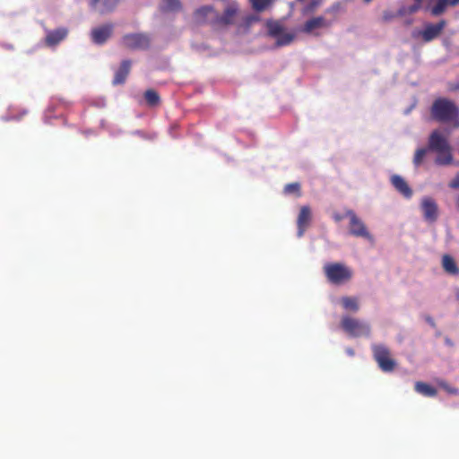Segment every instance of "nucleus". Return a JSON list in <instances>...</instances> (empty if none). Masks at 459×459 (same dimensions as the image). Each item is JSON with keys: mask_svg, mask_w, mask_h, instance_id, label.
<instances>
[{"mask_svg": "<svg viewBox=\"0 0 459 459\" xmlns=\"http://www.w3.org/2000/svg\"><path fill=\"white\" fill-rule=\"evenodd\" d=\"M429 150L437 154L435 163L439 166L453 162L452 147L447 137L438 130L433 131L429 138Z\"/></svg>", "mask_w": 459, "mask_h": 459, "instance_id": "f257e3e1", "label": "nucleus"}, {"mask_svg": "<svg viewBox=\"0 0 459 459\" xmlns=\"http://www.w3.org/2000/svg\"><path fill=\"white\" fill-rule=\"evenodd\" d=\"M432 116L435 119L459 126V110L455 104L446 99L437 100L432 106Z\"/></svg>", "mask_w": 459, "mask_h": 459, "instance_id": "f03ea898", "label": "nucleus"}, {"mask_svg": "<svg viewBox=\"0 0 459 459\" xmlns=\"http://www.w3.org/2000/svg\"><path fill=\"white\" fill-rule=\"evenodd\" d=\"M342 330L352 338H370L371 325L368 321L350 315H343L340 321Z\"/></svg>", "mask_w": 459, "mask_h": 459, "instance_id": "7ed1b4c3", "label": "nucleus"}, {"mask_svg": "<svg viewBox=\"0 0 459 459\" xmlns=\"http://www.w3.org/2000/svg\"><path fill=\"white\" fill-rule=\"evenodd\" d=\"M326 280L333 285L342 286L350 282L354 275L351 267L344 263H326L323 267Z\"/></svg>", "mask_w": 459, "mask_h": 459, "instance_id": "20e7f679", "label": "nucleus"}, {"mask_svg": "<svg viewBox=\"0 0 459 459\" xmlns=\"http://www.w3.org/2000/svg\"><path fill=\"white\" fill-rule=\"evenodd\" d=\"M347 216L349 235L363 238L369 243L375 242L374 235L370 232L364 221L353 210L347 209Z\"/></svg>", "mask_w": 459, "mask_h": 459, "instance_id": "39448f33", "label": "nucleus"}, {"mask_svg": "<svg viewBox=\"0 0 459 459\" xmlns=\"http://www.w3.org/2000/svg\"><path fill=\"white\" fill-rule=\"evenodd\" d=\"M371 350L373 357L382 371L392 372L394 369L396 362L391 358V351L388 347L382 343H373L371 344Z\"/></svg>", "mask_w": 459, "mask_h": 459, "instance_id": "423d86ee", "label": "nucleus"}, {"mask_svg": "<svg viewBox=\"0 0 459 459\" xmlns=\"http://www.w3.org/2000/svg\"><path fill=\"white\" fill-rule=\"evenodd\" d=\"M267 29L269 35L276 39L278 47L290 45L296 37L295 32L287 30L278 22H268Z\"/></svg>", "mask_w": 459, "mask_h": 459, "instance_id": "0eeeda50", "label": "nucleus"}, {"mask_svg": "<svg viewBox=\"0 0 459 459\" xmlns=\"http://www.w3.org/2000/svg\"><path fill=\"white\" fill-rule=\"evenodd\" d=\"M330 26L331 22L325 16H312L307 19L297 30L307 35L318 36L321 30Z\"/></svg>", "mask_w": 459, "mask_h": 459, "instance_id": "6e6552de", "label": "nucleus"}, {"mask_svg": "<svg viewBox=\"0 0 459 459\" xmlns=\"http://www.w3.org/2000/svg\"><path fill=\"white\" fill-rule=\"evenodd\" d=\"M445 26V21L437 24L427 23L423 30H414L411 35L414 39L421 38L425 42H429L439 36Z\"/></svg>", "mask_w": 459, "mask_h": 459, "instance_id": "1a4fd4ad", "label": "nucleus"}, {"mask_svg": "<svg viewBox=\"0 0 459 459\" xmlns=\"http://www.w3.org/2000/svg\"><path fill=\"white\" fill-rule=\"evenodd\" d=\"M423 219L429 223L437 221L439 211L437 202L430 196H424L420 205Z\"/></svg>", "mask_w": 459, "mask_h": 459, "instance_id": "9d476101", "label": "nucleus"}, {"mask_svg": "<svg viewBox=\"0 0 459 459\" xmlns=\"http://www.w3.org/2000/svg\"><path fill=\"white\" fill-rule=\"evenodd\" d=\"M346 313L356 314L360 310L361 299L359 296L342 295L335 301Z\"/></svg>", "mask_w": 459, "mask_h": 459, "instance_id": "9b49d317", "label": "nucleus"}, {"mask_svg": "<svg viewBox=\"0 0 459 459\" xmlns=\"http://www.w3.org/2000/svg\"><path fill=\"white\" fill-rule=\"evenodd\" d=\"M217 19L218 13L211 5L199 7L194 13V21L196 23L212 22L217 24Z\"/></svg>", "mask_w": 459, "mask_h": 459, "instance_id": "f8f14e48", "label": "nucleus"}, {"mask_svg": "<svg viewBox=\"0 0 459 459\" xmlns=\"http://www.w3.org/2000/svg\"><path fill=\"white\" fill-rule=\"evenodd\" d=\"M122 43L130 49H143L149 46L150 39L144 34H129L123 38Z\"/></svg>", "mask_w": 459, "mask_h": 459, "instance_id": "ddd939ff", "label": "nucleus"}, {"mask_svg": "<svg viewBox=\"0 0 459 459\" xmlns=\"http://www.w3.org/2000/svg\"><path fill=\"white\" fill-rule=\"evenodd\" d=\"M312 219V212L308 206H302L300 208L299 214L297 219L298 225V237L300 238L303 236L304 232L307 229L310 224Z\"/></svg>", "mask_w": 459, "mask_h": 459, "instance_id": "4468645a", "label": "nucleus"}, {"mask_svg": "<svg viewBox=\"0 0 459 459\" xmlns=\"http://www.w3.org/2000/svg\"><path fill=\"white\" fill-rule=\"evenodd\" d=\"M239 16V9L235 3L230 4L222 15L218 14L217 24H230Z\"/></svg>", "mask_w": 459, "mask_h": 459, "instance_id": "2eb2a0df", "label": "nucleus"}, {"mask_svg": "<svg viewBox=\"0 0 459 459\" xmlns=\"http://www.w3.org/2000/svg\"><path fill=\"white\" fill-rule=\"evenodd\" d=\"M67 36V30L59 28L55 30H48L46 32L45 42L48 47L53 48L58 45Z\"/></svg>", "mask_w": 459, "mask_h": 459, "instance_id": "dca6fc26", "label": "nucleus"}, {"mask_svg": "<svg viewBox=\"0 0 459 459\" xmlns=\"http://www.w3.org/2000/svg\"><path fill=\"white\" fill-rule=\"evenodd\" d=\"M391 183L396 189V191L399 192L403 197L410 199L412 196L413 193L411 188L405 181V179L403 178L401 176L393 175L391 177Z\"/></svg>", "mask_w": 459, "mask_h": 459, "instance_id": "f3484780", "label": "nucleus"}, {"mask_svg": "<svg viewBox=\"0 0 459 459\" xmlns=\"http://www.w3.org/2000/svg\"><path fill=\"white\" fill-rule=\"evenodd\" d=\"M112 27L103 25L91 30V39L96 44H103L111 35Z\"/></svg>", "mask_w": 459, "mask_h": 459, "instance_id": "a211bd4d", "label": "nucleus"}, {"mask_svg": "<svg viewBox=\"0 0 459 459\" xmlns=\"http://www.w3.org/2000/svg\"><path fill=\"white\" fill-rule=\"evenodd\" d=\"M118 0H91V5L100 13H106L112 10Z\"/></svg>", "mask_w": 459, "mask_h": 459, "instance_id": "6ab92c4d", "label": "nucleus"}, {"mask_svg": "<svg viewBox=\"0 0 459 459\" xmlns=\"http://www.w3.org/2000/svg\"><path fill=\"white\" fill-rule=\"evenodd\" d=\"M131 67V63L128 60H125L122 62L119 69L116 72L113 83L119 84L123 83L129 73Z\"/></svg>", "mask_w": 459, "mask_h": 459, "instance_id": "aec40b11", "label": "nucleus"}, {"mask_svg": "<svg viewBox=\"0 0 459 459\" xmlns=\"http://www.w3.org/2000/svg\"><path fill=\"white\" fill-rule=\"evenodd\" d=\"M459 4V0H437V4L432 7L431 13L437 16L445 12L447 6H455Z\"/></svg>", "mask_w": 459, "mask_h": 459, "instance_id": "412c9836", "label": "nucleus"}, {"mask_svg": "<svg viewBox=\"0 0 459 459\" xmlns=\"http://www.w3.org/2000/svg\"><path fill=\"white\" fill-rule=\"evenodd\" d=\"M442 266H443L444 270L449 274L455 275V274L459 273V269H458L454 258L451 257L450 255H446L443 256Z\"/></svg>", "mask_w": 459, "mask_h": 459, "instance_id": "4be33fe9", "label": "nucleus"}, {"mask_svg": "<svg viewBox=\"0 0 459 459\" xmlns=\"http://www.w3.org/2000/svg\"><path fill=\"white\" fill-rule=\"evenodd\" d=\"M415 391L424 396L433 397L437 394V390L430 385L423 382H416Z\"/></svg>", "mask_w": 459, "mask_h": 459, "instance_id": "5701e85b", "label": "nucleus"}, {"mask_svg": "<svg viewBox=\"0 0 459 459\" xmlns=\"http://www.w3.org/2000/svg\"><path fill=\"white\" fill-rule=\"evenodd\" d=\"M160 8L163 11L173 12L180 8L179 0H161Z\"/></svg>", "mask_w": 459, "mask_h": 459, "instance_id": "b1692460", "label": "nucleus"}, {"mask_svg": "<svg viewBox=\"0 0 459 459\" xmlns=\"http://www.w3.org/2000/svg\"><path fill=\"white\" fill-rule=\"evenodd\" d=\"M147 103L151 106H155L159 103L160 98L156 91L149 90L144 94Z\"/></svg>", "mask_w": 459, "mask_h": 459, "instance_id": "393cba45", "label": "nucleus"}, {"mask_svg": "<svg viewBox=\"0 0 459 459\" xmlns=\"http://www.w3.org/2000/svg\"><path fill=\"white\" fill-rule=\"evenodd\" d=\"M428 151H429V148L428 149L420 148L416 151L414 158H413V163L416 167H418L421 164Z\"/></svg>", "mask_w": 459, "mask_h": 459, "instance_id": "a878e982", "label": "nucleus"}, {"mask_svg": "<svg viewBox=\"0 0 459 459\" xmlns=\"http://www.w3.org/2000/svg\"><path fill=\"white\" fill-rule=\"evenodd\" d=\"M253 5V8L256 11L264 10L271 3L272 0H250Z\"/></svg>", "mask_w": 459, "mask_h": 459, "instance_id": "bb28decb", "label": "nucleus"}, {"mask_svg": "<svg viewBox=\"0 0 459 459\" xmlns=\"http://www.w3.org/2000/svg\"><path fill=\"white\" fill-rule=\"evenodd\" d=\"M421 8V4L420 2H416L414 4L412 5H410L406 8H403L399 11V13L401 15L403 14H405V13H408V14H412L416 12H418L420 9Z\"/></svg>", "mask_w": 459, "mask_h": 459, "instance_id": "cd10ccee", "label": "nucleus"}, {"mask_svg": "<svg viewBox=\"0 0 459 459\" xmlns=\"http://www.w3.org/2000/svg\"><path fill=\"white\" fill-rule=\"evenodd\" d=\"M438 385L443 388L446 393L449 394H459V390L455 387L451 386L444 380H438L437 381Z\"/></svg>", "mask_w": 459, "mask_h": 459, "instance_id": "c85d7f7f", "label": "nucleus"}, {"mask_svg": "<svg viewBox=\"0 0 459 459\" xmlns=\"http://www.w3.org/2000/svg\"><path fill=\"white\" fill-rule=\"evenodd\" d=\"M320 4H321L320 0H313L312 2H310L308 4H307L304 7L302 13L304 15H307V14L313 13L320 5Z\"/></svg>", "mask_w": 459, "mask_h": 459, "instance_id": "c756f323", "label": "nucleus"}, {"mask_svg": "<svg viewBox=\"0 0 459 459\" xmlns=\"http://www.w3.org/2000/svg\"><path fill=\"white\" fill-rule=\"evenodd\" d=\"M284 192L286 194H299V185L298 183L288 184L284 187Z\"/></svg>", "mask_w": 459, "mask_h": 459, "instance_id": "7c9ffc66", "label": "nucleus"}, {"mask_svg": "<svg viewBox=\"0 0 459 459\" xmlns=\"http://www.w3.org/2000/svg\"><path fill=\"white\" fill-rule=\"evenodd\" d=\"M333 219L336 222H340V221H342V220H344V219H347V220H348V216H347V210H345L343 213L334 212V213L333 214Z\"/></svg>", "mask_w": 459, "mask_h": 459, "instance_id": "2f4dec72", "label": "nucleus"}, {"mask_svg": "<svg viewBox=\"0 0 459 459\" xmlns=\"http://www.w3.org/2000/svg\"><path fill=\"white\" fill-rule=\"evenodd\" d=\"M449 186L454 189L459 188V173L450 181Z\"/></svg>", "mask_w": 459, "mask_h": 459, "instance_id": "473e14b6", "label": "nucleus"}, {"mask_svg": "<svg viewBox=\"0 0 459 459\" xmlns=\"http://www.w3.org/2000/svg\"><path fill=\"white\" fill-rule=\"evenodd\" d=\"M394 17V15L390 12H385L383 14V19L386 22L391 21Z\"/></svg>", "mask_w": 459, "mask_h": 459, "instance_id": "72a5a7b5", "label": "nucleus"}, {"mask_svg": "<svg viewBox=\"0 0 459 459\" xmlns=\"http://www.w3.org/2000/svg\"><path fill=\"white\" fill-rule=\"evenodd\" d=\"M346 353H347L349 356H353V355H354V351H353L351 348H347V349H346Z\"/></svg>", "mask_w": 459, "mask_h": 459, "instance_id": "f704fd0d", "label": "nucleus"}, {"mask_svg": "<svg viewBox=\"0 0 459 459\" xmlns=\"http://www.w3.org/2000/svg\"><path fill=\"white\" fill-rule=\"evenodd\" d=\"M456 206H457V207H458V209H459V196H458V197H457V199H456Z\"/></svg>", "mask_w": 459, "mask_h": 459, "instance_id": "c9c22d12", "label": "nucleus"}, {"mask_svg": "<svg viewBox=\"0 0 459 459\" xmlns=\"http://www.w3.org/2000/svg\"><path fill=\"white\" fill-rule=\"evenodd\" d=\"M415 2H420L421 3V0H414Z\"/></svg>", "mask_w": 459, "mask_h": 459, "instance_id": "e433bc0d", "label": "nucleus"}, {"mask_svg": "<svg viewBox=\"0 0 459 459\" xmlns=\"http://www.w3.org/2000/svg\"><path fill=\"white\" fill-rule=\"evenodd\" d=\"M370 1H371V0H365V2H367V3H368V2H370Z\"/></svg>", "mask_w": 459, "mask_h": 459, "instance_id": "4c0bfd02", "label": "nucleus"}, {"mask_svg": "<svg viewBox=\"0 0 459 459\" xmlns=\"http://www.w3.org/2000/svg\"><path fill=\"white\" fill-rule=\"evenodd\" d=\"M456 89H459V85H458V86H456Z\"/></svg>", "mask_w": 459, "mask_h": 459, "instance_id": "58836bf2", "label": "nucleus"}]
</instances>
